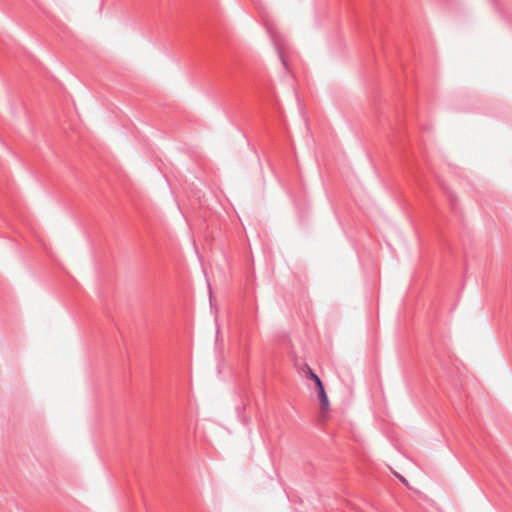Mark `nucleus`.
Here are the masks:
<instances>
[{
    "instance_id": "1",
    "label": "nucleus",
    "mask_w": 512,
    "mask_h": 512,
    "mask_svg": "<svg viewBox=\"0 0 512 512\" xmlns=\"http://www.w3.org/2000/svg\"><path fill=\"white\" fill-rule=\"evenodd\" d=\"M317 391H318V397H319L321 409L324 410V411L328 410V408H329V401H328L327 394L325 392L324 385L318 387Z\"/></svg>"
},
{
    "instance_id": "2",
    "label": "nucleus",
    "mask_w": 512,
    "mask_h": 512,
    "mask_svg": "<svg viewBox=\"0 0 512 512\" xmlns=\"http://www.w3.org/2000/svg\"><path fill=\"white\" fill-rule=\"evenodd\" d=\"M307 377L309 379H311L312 381H314L316 388L323 386V383H322L321 379L319 378V376L317 374H315L309 367H307Z\"/></svg>"
},
{
    "instance_id": "3",
    "label": "nucleus",
    "mask_w": 512,
    "mask_h": 512,
    "mask_svg": "<svg viewBox=\"0 0 512 512\" xmlns=\"http://www.w3.org/2000/svg\"><path fill=\"white\" fill-rule=\"evenodd\" d=\"M279 57L283 63V65L286 67L287 66V63H286V60L284 58V54H283V51L281 49H279Z\"/></svg>"
},
{
    "instance_id": "4",
    "label": "nucleus",
    "mask_w": 512,
    "mask_h": 512,
    "mask_svg": "<svg viewBox=\"0 0 512 512\" xmlns=\"http://www.w3.org/2000/svg\"><path fill=\"white\" fill-rule=\"evenodd\" d=\"M276 46H279V43H276ZM281 49L280 47H278V50Z\"/></svg>"
}]
</instances>
